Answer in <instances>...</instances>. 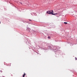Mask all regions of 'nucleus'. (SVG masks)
Segmentation results:
<instances>
[{
    "label": "nucleus",
    "mask_w": 77,
    "mask_h": 77,
    "mask_svg": "<svg viewBox=\"0 0 77 77\" xmlns=\"http://www.w3.org/2000/svg\"><path fill=\"white\" fill-rule=\"evenodd\" d=\"M47 13L48 14H52V15H55L57 14V13L54 14L53 11V10L47 11Z\"/></svg>",
    "instance_id": "nucleus-1"
},
{
    "label": "nucleus",
    "mask_w": 77,
    "mask_h": 77,
    "mask_svg": "<svg viewBox=\"0 0 77 77\" xmlns=\"http://www.w3.org/2000/svg\"><path fill=\"white\" fill-rule=\"evenodd\" d=\"M26 74L25 73H24V75H23V77H25V75H26Z\"/></svg>",
    "instance_id": "nucleus-2"
},
{
    "label": "nucleus",
    "mask_w": 77,
    "mask_h": 77,
    "mask_svg": "<svg viewBox=\"0 0 77 77\" xmlns=\"http://www.w3.org/2000/svg\"><path fill=\"white\" fill-rule=\"evenodd\" d=\"M64 23H65V24H67L68 23H67V22H64Z\"/></svg>",
    "instance_id": "nucleus-3"
},
{
    "label": "nucleus",
    "mask_w": 77,
    "mask_h": 77,
    "mask_svg": "<svg viewBox=\"0 0 77 77\" xmlns=\"http://www.w3.org/2000/svg\"><path fill=\"white\" fill-rule=\"evenodd\" d=\"M48 39H50L51 38L50 37H49V36L48 37Z\"/></svg>",
    "instance_id": "nucleus-4"
},
{
    "label": "nucleus",
    "mask_w": 77,
    "mask_h": 77,
    "mask_svg": "<svg viewBox=\"0 0 77 77\" xmlns=\"http://www.w3.org/2000/svg\"><path fill=\"white\" fill-rule=\"evenodd\" d=\"M75 60H77V58L76 57H75Z\"/></svg>",
    "instance_id": "nucleus-5"
},
{
    "label": "nucleus",
    "mask_w": 77,
    "mask_h": 77,
    "mask_svg": "<svg viewBox=\"0 0 77 77\" xmlns=\"http://www.w3.org/2000/svg\"><path fill=\"white\" fill-rule=\"evenodd\" d=\"M20 3H21V5H22V3H21V2H20Z\"/></svg>",
    "instance_id": "nucleus-6"
},
{
    "label": "nucleus",
    "mask_w": 77,
    "mask_h": 77,
    "mask_svg": "<svg viewBox=\"0 0 77 77\" xmlns=\"http://www.w3.org/2000/svg\"><path fill=\"white\" fill-rule=\"evenodd\" d=\"M1 23V22H0V24Z\"/></svg>",
    "instance_id": "nucleus-7"
},
{
    "label": "nucleus",
    "mask_w": 77,
    "mask_h": 77,
    "mask_svg": "<svg viewBox=\"0 0 77 77\" xmlns=\"http://www.w3.org/2000/svg\"><path fill=\"white\" fill-rule=\"evenodd\" d=\"M30 20V21H31V20Z\"/></svg>",
    "instance_id": "nucleus-8"
}]
</instances>
